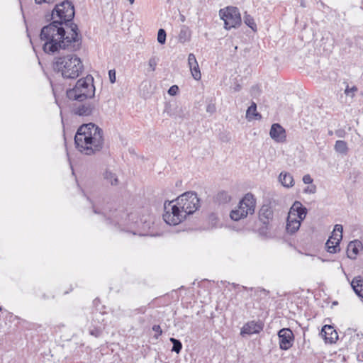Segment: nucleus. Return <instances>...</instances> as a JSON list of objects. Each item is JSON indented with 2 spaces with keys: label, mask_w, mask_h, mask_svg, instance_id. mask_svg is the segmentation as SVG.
I'll return each instance as SVG.
<instances>
[{
  "label": "nucleus",
  "mask_w": 363,
  "mask_h": 363,
  "mask_svg": "<svg viewBox=\"0 0 363 363\" xmlns=\"http://www.w3.org/2000/svg\"><path fill=\"white\" fill-rule=\"evenodd\" d=\"M157 41L159 43L163 45L166 41V32L164 29L160 28L157 33Z\"/></svg>",
  "instance_id": "obj_30"
},
{
  "label": "nucleus",
  "mask_w": 363,
  "mask_h": 363,
  "mask_svg": "<svg viewBox=\"0 0 363 363\" xmlns=\"http://www.w3.org/2000/svg\"><path fill=\"white\" fill-rule=\"evenodd\" d=\"M216 111V105L214 103L210 101L206 106V112L213 114Z\"/></svg>",
  "instance_id": "obj_33"
},
{
  "label": "nucleus",
  "mask_w": 363,
  "mask_h": 363,
  "mask_svg": "<svg viewBox=\"0 0 363 363\" xmlns=\"http://www.w3.org/2000/svg\"><path fill=\"white\" fill-rule=\"evenodd\" d=\"M360 250H363V244L359 240H354L349 242L347 247V257L352 259H356Z\"/></svg>",
  "instance_id": "obj_15"
},
{
  "label": "nucleus",
  "mask_w": 363,
  "mask_h": 363,
  "mask_svg": "<svg viewBox=\"0 0 363 363\" xmlns=\"http://www.w3.org/2000/svg\"><path fill=\"white\" fill-rule=\"evenodd\" d=\"M94 213H98V212L96 211V210H95V209L94 210Z\"/></svg>",
  "instance_id": "obj_46"
},
{
  "label": "nucleus",
  "mask_w": 363,
  "mask_h": 363,
  "mask_svg": "<svg viewBox=\"0 0 363 363\" xmlns=\"http://www.w3.org/2000/svg\"><path fill=\"white\" fill-rule=\"evenodd\" d=\"M2 311V308L0 306V311Z\"/></svg>",
  "instance_id": "obj_47"
},
{
  "label": "nucleus",
  "mask_w": 363,
  "mask_h": 363,
  "mask_svg": "<svg viewBox=\"0 0 363 363\" xmlns=\"http://www.w3.org/2000/svg\"><path fill=\"white\" fill-rule=\"evenodd\" d=\"M109 80L111 83H114L116 82V70L111 69L108 71Z\"/></svg>",
  "instance_id": "obj_38"
},
{
  "label": "nucleus",
  "mask_w": 363,
  "mask_h": 363,
  "mask_svg": "<svg viewBox=\"0 0 363 363\" xmlns=\"http://www.w3.org/2000/svg\"><path fill=\"white\" fill-rule=\"evenodd\" d=\"M189 68H190V70H191L193 77L196 80H199L201 79V72H200V69L199 67V65H197V66L194 65V66L190 67Z\"/></svg>",
  "instance_id": "obj_29"
},
{
  "label": "nucleus",
  "mask_w": 363,
  "mask_h": 363,
  "mask_svg": "<svg viewBox=\"0 0 363 363\" xmlns=\"http://www.w3.org/2000/svg\"><path fill=\"white\" fill-rule=\"evenodd\" d=\"M246 118L250 121L252 119H260L261 115L257 112V105L255 102H252L251 106L247 108L246 111Z\"/></svg>",
  "instance_id": "obj_20"
},
{
  "label": "nucleus",
  "mask_w": 363,
  "mask_h": 363,
  "mask_svg": "<svg viewBox=\"0 0 363 363\" xmlns=\"http://www.w3.org/2000/svg\"><path fill=\"white\" fill-rule=\"evenodd\" d=\"M315 191L316 186L315 185L308 186L304 189V192L307 194H315Z\"/></svg>",
  "instance_id": "obj_37"
},
{
  "label": "nucleus",
  "mask_w": 363,
  "mask_h": 363,
  "mask_svg": "<svg viewBox=\"0 0 363 363\" xmlns=\"http://www.w3.org/2000/svg\"><path fill=\"white\" fill-rule=\"evenodd\" d=\"M334 149L337 152L344 155H346L349 150L347 144L344 140H337L335 142Z\"/></svg>",
  "instance_id": "obj_22"
},
{
  "label": "nucleus",
  "mask_w": 363,
  "mask_h": 363,
  "mask_svg": "<svg viewBox=\"0 0 363 363\" xmlns=\"http://www.w3.org/2000/svg\"><path fill=\"white\" fill-rule=\"evenodd\" d=\"M335 134L339 138H343L345 136V132L343 130H337L335 131Z\"/></svg>",
  "instance_id": "obj_42"
},
{
  "label": "nucleus",
  "mask_w": 363,
  "mask_h": 363,
  "mask_svg": "<svg viewBox=\"0 0 363 363\" xmlns=\"http://www.w3.org/2000/svg\"><path fill=\"white\" fill-rule=\"evenodd\" d=\"M157 64V60L156 59V57H152L149 60L148 65H149L150 68L151 69V71H155Z\"/></svg>",
  "instance_id": "obj_34"
},
{
  "label": "nucleus",
  "mask_w": 363,
  "mask_h": 363,
  "mask_svg": "<svg viewBox=\"0 0 363 363\" xmlns=\"http://www.w3.org/2000/svg\"><path fill=\"white\" fill-rule=\"evenodd\" d=\"M188 64H189V67H192V66H194V65L197 66V65H198V62L196 61V57L192 53L189 55V57H188Z\"/></svg>",
  "instance_id": "obj_32"
},
{
  "label": "nucleus",
  "mask_w": 363,
  "mask_h": 363,
  "mask_svg": "<svg viewBox=\"0 0 363 363\" xmlns=\"http://www.w3.org/2000/svg\"><path fill=\"white\" fill-rule=\"evenodd\" d=\"M279 181L286 188L292 187L294 184L293 176L286 172H281L279 176Z\"/></svg>",
  "instance_id": "obj_19"
},
{
  "label": "nucleus",
  "mask_w": 363,
  "mask_h": 363,
  "mask_svg": "<svg viewBox=\"0 0 363 363\" xmlns=\"http://www.w3.org/2000/svg\"><path fill=\"white\" fill-rule=\"evenodd\" d=\"M199 207V199L196 193L186 192L176 200L164 203L163 219L169 225H176L188 215L194 213Z\"/></svg>",
  "instance_id": "obj_2"
},
{
  "label": "nucleus",
  "mask_w": 363,
  "mask_h": 363,
  "mask_svg": "<svg viewBox=\"0 0 363 363\" xmlns=\"http://www.w3.org/2000/svg\"><path fill=\"white\" fill-rule=\"evenodd\" d=\"M303 182L304 184H310L313 182V179L309 174H306L303 177Z\"/></svg>",
  "instance_id": "obj_40"
},
{
  "label": "nucleus",
  "mask_w": 363,
  "mask_h": 363,
  "mask_svg": "<svg viewBox=\"0 0 363 363\" xmlns=\"http://www.w3.org/2000/svg\"><path fill=\"white\" fill-rule=\"evenodd\" d=\"M301 222L297 218L294 217L289 213L286 227L287 232L291 234L296 232L301 226Z\"/></svg>",
  "instance_id": "obj_17"
},
{
  "label": "nucleus",
  "mask_w": 363,
  "mask_h": 363,
  "mask_svg": "<svg viewBox=\"0 0 363 363\" xmlns=\"http://www.w3.org/2000/svg\"><path fill=\"white\" fill-rule=\"evenodd\" d=\"M89 333H90L91 335L94 336L96 337H99L101 335V331L100 329L94 328L93 330H91L89 331Z\"/></svg>",
  "instance_id": "obj_39"
},
{
  "label": "nucleus",
  "mask_w": 363,
  "mask_h": 363,
  "mask_svg": "<svg viewBox=\"0 0 363 363\" xmlns=\"http://www.w3.org/2000/svg\"><path fill=\"white\" fill-rule=\"evenodd\" d=\"M342 230L343 228L342 225L337 224L335 225L332 235L330 238L335 240V244H340L342 238Z\"/></svg>",
  "instance_id": "obj_21"
},
{
  "label": "nucleus",
  "mask_w": 363,
  "mask_h": 363,
  "mask_svg": "<svg viewBox=\"0 0 363 363\" xmlns=\"http://www.w3.org/2000/svg\"><path fill=\"white\" fill-rule=\"evenodd\" d=\"M128 1H130V3L132 4H133V3H134V1H135V0H128Z\"/></svg>",
  "instance_id": "obj_44"
},
{
  "label": "nucleus",
  "mask_w": 363,
  "mask_h": 363,
  "mask_svg": "<svg viewBox=\"0 0 363 363\" xmlns=\"http://www.w3.org/2000/svg\"><path fill=\"white\" fill-rule=\"evenodd\" d=\"M320 335L323 337L325 343L333 344L338 339L337 331L334 329L333 326L330 325H325L322 328Z\"/></svg>",
  "instance_id": "obj_11"
},
{
  "label": "nucleus",
  "mask_w": 363,
  "mask_h": 363,
  "mask_svg": "<svg viewBox=\"0 0 363 363\" xmlns=\"http://www.w3.org/2000/svg\"><path fill=\"white\" fill-rule=\"evenodd\" d=\"M164 112L168 116L175 119H183L185 117V110L182 106H179L177 103L169 104L166 106Z\"/></svg>",
  "instance_id": "obj_10"
},
{
  "label": "nucleus",
  "mask_w": 363,
  "mask_h": 363,
  "mask_svg": "<svg viewBox=\"0 0 363 363\" xmlns=\"http://www.w3.org/2000/svg\"><path fill=\"white\" fill-rule=\"evenodd\" d=\"M37 4H52L55 1V0H35Z\"/></svg>",
  "instance_id": "obj_41"
},
{
  "label": "nucleus",
  "mask_w": 363,
  "mask_h": 363,
  "mask_svg": "<svg viewBox=\"0 0 363 363\" xmlns=\"http://www.w3.org/2000/svg\"><path fill=\"white\" fill-rule=\"evenodd\" d=\"M179 90V88L177 85L172 86L169 90L168 94L171 96H175Z\"/></svg>",
  "instance_id": "obj_36"
},
{
  "label": "nucleus",
  "mask_w": 363,
  "mask_h": 363,
  "mask_svg": "<svg viewBox=\"0 0 363 363\" xmlns=\"http://www.w3.org/2000/svg\"><path fill=\"white\" fill-rule=\"evenodd\" d=\"M74 17V8L70 1H65L55 6L52 12V22L43 26L40 33L45 53L52 55L60 50H79L82 35L77 25L72 21Z\"/></svg>",
  "instance_id": "obj_1"
},
{
  "label": "nucleus",
  "mask_w": 363,
  "mask_h": 363,
  "mask_svg": "<svg viewBox=\"0 0 363 363\" xmlns=\"http://www.w3.org/2000/svg\"><path fill=\"white\" fill-rule=\"evenodd\" d=\"M289 213L302 221L306 216L307 208L300 201H295L290 208Z\"/></svg>",
  "instance_id": "obj_14"
},
{
  "label": "nucleus",
  "mask_w": 363,
  "mask_h": 363,
  "mask_svg": "<svg viewBox=\"0 0 363 363\" xmlns=\"http://www.w3.org/2000/svg\"><path fill=\"white\" fill-rule=\"evenodd\" d=\"M255 89L257 90V87H252V91H254V90H255Z\"/></svg>",
  "instance_id": "obj_45"
},
{
  "label": "nucleus",
  "mask_w": 363,
  "mask_h": 363,
  "mask_svg": "<svg viewBox=\"0 0 363 363\" xmlns=\"http://www.w3.org/2000/svg\"><path fill=\"white\" fill-rule=\"evenodd\" d=\"M216 199L219 203H226L230 201L231 197L228 192L222 191L217 194Z\"/></svg>",
  "instance_id": "obj_26"
},
{
  "label": "nucleus",
  "mask_w": 363,
  "mask_h": 363,
  "mask_svg": "<svg viewBox=\"0 0 363 363\" xmlns=\"http://www.w3.org/2000/svg\"><path fill=\"white\" fill-rule=\"evenodd\" d=\"M279 347L283 350H289L293 345L294 334L289 328H282L278 333Z\"/></svg>",
  "instance_id": "obj_9"
},
{
  "label": "nucleus",
  "mask_w": 363,
  "mask_h": 363,
  "mask_svg": "<svg viewBox=\"0 0 363 363\" xmlns=\"http://www.w3.org/2000/svg\"><path fill=\"white\" fill-rule=\"evenodd\" d=\"M72 112L80 116H88L96 109V104L90 101H73Z\"/></svg>",
  "instance_id": "obj_8"
},
{
  "label": "nucleus",
  "mask_w": 363,
  "mask_h": 363,
  "mask_svg": "<svg viewBox=\"0 0 363 363\" xmlns=\"http://www.w3.org/2000/svg\"><path fill=\"white\" fill-rule=\"evenodd\" d=\"M104 179L111 185H117L118 184V179L116 174L109 170H106L104 173Z\"/></svg>",
  "instance_id": "obj_23"
},
{
  "label": "nucleus",
  "mask_w": 363,
  "mask_h": 363,
  "mask_svg": "<svg viewBox=\"0 0 363 363\" xmlns=\"http://www.w3.org/2000/svg\"><path fill=\"white\" fill-rule=\"evenodd\" d=\"M94 95V78L91 75L79 79L73 88L67 90V97L72 101H84Z\"/></svg>",
  "instance_id": "obj_5"
},
{
  "label": "nucleus",
  "mask_w": 363,
  "mask_h": 363,
  "mask_svg": "<svg viewBox=\"0 0 363 363\" xmlns=\"http://www.w3.org/2000/svg\"><path fill=\"white\" fill-rule=\"evenodd\" d=\"M270 137L277 143L286 141V131L279 123H274L270 129Z\"/></svg>",
  "instance_id": "obj_12"
},
{
  "label": "nucleus",
  "mask_w": 363,
  "mask_h": 363,
  "mask_svg": "<svg viewBox=\"0 0 363 363\" xmlns=\"http://www.w3.org/2000/svg\"><path fill=\"white\" fill-rule=\"evenodd\" d=\"M77 150L86 155L100 152L104 145V131L93 123L82 125L74 136Z\"/></svg>",
  "instance_id": "obj_3"
},
{
  "label": "nucleus",
  "mask_w": 363,
  "mask_h": 363,
  "mask_svg": "<svg viewBox=\"0 0 363 363\" xmlns=\"http://www.w3.org/2000/svg\"><path fill=\"white\" fill-rule=\"evenodd\" d=\"M363 299V298H362Z\"/></svg>",
  "instance_id": "obj_48"
},
{
  "label": "nucleus",
  "mask_w": 363,
  "mask_h": 363,
  "mask_svg": "<svg viewBox=\"0 0 363 363\" xmlns=\"http://www.w3.org/2000/svg\"><path fill=\"white\" fill-rule=\"evenodd\" d=\"M357 91V88L355 86H353L352 87L350 88L347 85L345 90V94L347 96H350L351 97H353L354 96L355 92Z\"/></svg>",
  "instance_id": "obj_31"
},
{
  "label": "nucleus",
  "mask_w": 363,
  "mask_h": 363,
  "mask_svg": "<svg viewBox=\"0 0 363 363\" xmlns=\"http://www.w3.org/2000/svg\"><path fill=\"white\" fill-rule=\"evenodd\" d=\"M273 217L274 212L272 207L269 204H264L259 211L260 221L267 228V225L273 220Z\"/></svg>",
  "instance_id": "obj_13"
},
{
  "label": "nucleus",
  "mask_w": 363,
  "mask_h": 363,
  "mask_svg": "<svg viewBox=\"0 0 363 363\" xmlns=\"http://www.w3.org/2000/svg\"><path fill=\"white\" fill-rule=\"evenodd\" d=\"M243 20L245 23L252 30L255 31L257 30V25L253 18L246 12L244 14Z\"/></svg>",
  "instance_id": "obj_25"
},
{
  "label": "nucleus",
  "mask_w": 363,
  "mask_h": 363,
  "mask_svg": "<svg viewBox=\"0 0 363 363\" xmlns=\"http://www.w3.org/2000/svg\"><path fill=\"white\" fill-rule=\"evenodd\" d=\"M335 240L332 239L331 238H329L328 241L326 242V248L327 251L330 253H336L338 250H340V244H335Z\"/></svg>",
  "instance_id": "obj_24"
},
{
  "label": "nucleus",
  "mask_w": 363,
  "mask_h": 363,
  "mask_svg": "<svg viewBox=\"0 0 363 363\" xmlns=\"http://www.w3.org/2000/svg\"><path fill=\"white\" fill-rule=\"evenodd\" d=\"M240 90V85H237L236 87H235V91H238Z\"/></svg>",
  "instance_id": "obj_43"
},
{
  "label": "nucleus",
  "mask_w": 363,
  "mask_h": 363,
  "mask_svg": "<svg viewBox=\"0 0 363 363\" xmlns=\"http://www.w3.org/2000/svg\"><path fill=\"white\" fill-rule=\"evenodd\" d=\"M53 68L55 71L60 73L64 79H77L84 69L82 61L75 54H69L55 58Z\"/></svg>",
  "instance_id": "obj_4"
},
{
  "label": "nucleus",
  "mask_w": 363,
  "mask_h": 363,
  "mask_svg": "<svg viewBox=\"0 0 363 363\" xmlns=\"http://www.w3.org/2000/svg\"><path fill=\"white\" fill-rule=\"evenodd\" d=\"M255 209V199L252 194L248 193L240 201L238 208L230 212V216L232 220L238 221L248 214H253Z\"/></svg>",
  "instance_id": "obj_6"
},
{
  "label": "nucleus",
  "mask_w": 363,
  "mask_h": 363,
  "mask_svg": "<svg viewBox=\"0 0 363 363\" xmlns=\"http://www.w3.org/2000/svg\"><path fill=\"white\" fill-rule=\"evenodd\" d=\"M351 286L359 297L363 298V279L361 277H355L351 282Z\"/></svg>",
  "instance_id": "obj_18"
},
{
  "label": "nucleus",
  "mask_w": 363,
  "mask_h": 363,
  "mask_svg": "<svg viewBox=\"0 0 363 363\" xmlns=\"http://www.w3.org/2000/svg\"><path fill=\"white\" fill-rule=\"evenodd\" d=\"M263 328L262 322L250 321L244 325L241 329V334L252 335L259 333Z\"/></svg>",
  "instance_id": "obj_16"
},
{
  "label": "nucleus",
  "mask_w": 363,
  "mask_h": 363,
  "mask_svg": "<svg viewBox=\"0 0 363 363\" xmlns=\"http://www.w3.org/2000/svg\"><path fill=\"white\" fill-rule=\"evenodd\" d=\"M152 330L156 333V334L155 335V337L156 338H158V337L161 335L162 333V330L159 325H154L152 326Z\"/></svg>",
  "instance_id": "obj_35"
},
{
  "label": "nucleus",
  "mask_w": 363,
  "mask_h": 363,
  "mask_svg": "<svg viewBox=\"0 0 363 363\" xmlns=\"http://www.w3.org/2000/svg\"><path fill=\"white\" fill-rule=\"evenodd\" d=\"M190 33L188 28L184 26L179 34V40L181 43H185L189 40Z\"/></svg>",
  "instance_id": "obj_27"
},
{
  "label": "nucleus",
  "mask_w": 363,
  "mask_h": 363,
  "mask_svg": "<svg viewBox=\"0 0 363 363\" xmlns=\"http://www.w3.org/2000/svg\"><path fill=\"white\" fill-rule=\"evenodd\" d=\"M220 18L224 21V28L230 30L237 28L241 23V16L237 7L228 6L219 11Z\"/></svg>",
  "instance_id": "obj_7"
},
{
  "label": "nucleus",
  "mask_w": 363,
  "mask_h": 363,
  "mask_svg": "<svg viewBox=\"0 0 363 363\" xmlns=\"http://www.w3.org/2000/svg\"><path fill=\"white\" fill-rule=\"evenodd\" d=\"M169 340L173 344L172 351L175 352L177 354H179L182 348V344L180 342V340L175 339L174 337H171Z\"/></svg>",
  "instance_id": "obj_28"
}]
</instances>
